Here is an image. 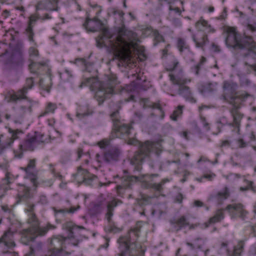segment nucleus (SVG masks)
Listing matches in <instances>:
<instances>
[{"mask_svg":"<svg viewBox=\"0 0 256 256\" xmlns=\"http://www.w3.org/2000/svg\"><path fill=\"white\" fill-rule=\"evenodd\" d=\"M124 12L118 13L116 18H120V26L114 33L106 28H102V42L118 59L126 62H130L132 50H135L138 38L136 34L127 29L124 25Z\"/></svg>","mask_w":256,"mask_h":256,"instance_id":"obj_1","label":"nucleus"},{"mask_svg":"<svg viewBox=\"0 0 256 256\" xmlns=\"http://www.w3.org/2000/svg\"><path fill=\"white\" fill-rule=\"evenodd\" d=\"M35 204L28 202L25 208V212L28 213V222L31 227L22 230L20 232L21 235L20 242L25 245H28L34 241L38 236H44L49 228H54V226L50 224L47 227L40 228L39 222L34 212Z\"/></svg>","mask_w":256,"mask_h":256,"instance_id":"obj_2","label":"nucleus"},{"mask_svg":"<svg viewBox=\"0 0 256 256\" xmlns=\"http://www.w3.org/2000/svg\"><path fill=\"white\" fill-rule=\"evenodd\" d=\"M86 80V83L90 84L96 90L95 98L99 105L114 94V88L117 84L116 77L114 74L107 76L102 82L98 81L94 77L87 78Z\"/></svg>","mask_w":256,"mask_h":256,"instance_id":"obj_3","label":"nucleus"},{"mask_svg":"<svg viewBox=\"0 0 256 256\" xmlns=\"http://www.w3.org/2000/svg\"><path fill=\"white\" fill-rule=\"evenodd\" d=\"M43 142H44V134L41 133L34 132L27 134L26 137L20 142L18 148L14 150V158H22L24 152H32L39 144Z\"/></svg>","mask_w":256,"mask_h":256,"instance_id":"obj_4","label":"nucleus"},{"mask_svg":"<svg viewBox=\"0 0 256 256\" xmlns=\"http://www.w3.org/2000/svg\"><path fill=\"white\" fill-rule=\"evenodd\" d=\"M160 146L159 143L149 141L141 144L139 150L136 152L130 160V163L134 166V171L140 172L142 169V164L144 158L148 156L151 152L156 151Z\"/></svg>","mask_w":256,"mask_h":256,"instance_id":"obj_5","label":"nucleus"},{"mask_svg":"<svg viewBox=\"0 0 256 256\" xmlns=\"http://www.w3.org/2000/svg\"><path fill=\"white\" fill-rule=\"evenodd\" d=\"M118 242L119 244V256H143L144 250L142 249L140 244L131 242L128 236L120 237Z\"/></svg>","mask_w":256,"mask_h":256,"instance_id":"obj_6","label":"nucleus"},{"mask_svg":"<svg viewBox=\"0 0 256 256\" xmlns=\"http://www.w3.org/2000/svg\"><path fill=\"white\" fill-rule=\"evenodd\" d=\"M34 85L32 78H26V83L23 87L15 91L14 90H8L4 94V100L8 103L16 104L23 100H27L26 94L28 90L32 89Z\"/></svg>","mask_w":256,"mask_h":256,"instance_id":"obj_7","label":"nucleus"},{"mask_svg":"<svg viewBox=\"0 0 256 256\" xmlns=\"http://www.w3.org/2000/svg\"><path fill=\"white\" fill-rule=\"evenodd\" d=\"M110 117L114 125V128L110 136L111 139L124 136H128L130 134L132 126L125 124L120 120L118 110L113 112L110 114Z\"/></svg>","mask_w":256,"mask_h":256,"instance_id":"obj_8","label":"nucleus"},{"mask_svg":"<svg viewBox=\"0 0 256 256\" xmlns=\"http://www.w3.org/2000/svg\"><path fill=\"white\" fill-rule=\"evenodd\" d=\"M237 88L238 85L235 82L228 81L224 82L223 84L224 94L221 98L230 104H234L236 102V100L239 98L244 100L250 96V94L248 93L242 94L239 96H236Z\"/></svg>","mask_w":256,"mask_h":256,"instance_id":"obj_9","label":"nucleus"},{"mask_svg":"<svg viewBox=\"0 0 256 256\" xmlns=\"http://www.w3.org/2000/svg\"><path fill=\"white\" fill-rule=\"evenodd\" d=\"M169 76L170 80L174 84L180 85L178 94L184 98L186 100H188L192 103H195L196 100L192 96L189 87L183 86L188 82H190V80H188L186 78L182 76H175L172 74H170Z\"/></svg>","mask_w":256,"mask_h":256,"instance_id":"obj_10","label":"nucleus"},{"mask_svg":"<svg viewBox=\"0 0 256 256\" xmlns=\"http://www.w3.org/2000/svg\"><path fill=\"white\" fill-rule=\"evenodd\" d=\"M64 228L68 231V238L74 240L73 244L77 246L83 238L80 230H84V228L82 226H76L70 222H66L64 224Z\"/></svg>","mask_w":256,"mask_h":256,"instance_id":"obj_11","label":"nucleus"},{"mask_svg":"<svg viewBox=\"0 0 256 256\" xmlns=\"http://www.w3.org/2000/svg\"><path fill=\"white\" fill-rule=\"evenodd\" d=\"M122 202L120 200L114 198L110 201L105 200L104 202L100 200L97 204H96L95 207L96 208H104L105 206H106V218L108 220V223L110 226H112L113 222L112 219L114 215L113 211L114 208L119 204H122Z\"/></svg>","mask_w":256,"mask_h":256,"instance_id":"obj_12","label":"nucleus"},{"mask_svg":"<svg viewBox=\"0 0 256 256\" xmlns=\"http://www.w3.org/2000/svg\"><path fill=\"white\" fill-rule=\"evenodd\" d=\"M158 174H152L150 176L148 174H140L138 176L125 175L120 178L121 184L118 186L120 188H128L130 186L137 182H144L146 178L157 177Z\"/></svg>","mask_w":256,"mask_h":256,"instance_id":"obj_13","label":"nucleus"},{"mask_svg":"<svg viewBox=\"0 0 256 256\" xmlns=\"http://www.w3.org/2000/svg\"><path fill=\"white\" fill-rule=\"evenodd\" d=\"M36 159L30 160L26 167L22 168L26 172L24 178L30 180L36 190L39 183L38 182V171L36 170Z\"/></svg>","mask_w":256,"mask_h":256,"instance_id":"obj_14","label":"nucleus"},{"mask_svg":"<svg viewBox=\"0 0 256 256\" xmlns=\"http://www.w3.org/2000/svg\"><path fill=\"white\" fill-rule=\"evenodd\" d=\"M224 210L228 212L232 218H239L244 220L248 213L244 206L241 203L229 204Z\"/></svg>","mask_w":256,"mask_h":256,"instance_id":"obj_15","label":"nucleus"},{"mask_svg":"<svg viewBox=\"0 0 256 256\" xmlns=\"http://www.w3.org/2000/svg\"><path fill=\"white\" fill-rule=\"evenodd\" d=\"M120 154L119 148L116 147H112L106 150L104 154L102 157L99 154H96V160L100 162L104 160L107 164H112L118 160V158Z\"/></svg>","mask_w":256,"mask_h":256,"instance_id":"obj_16","label":"nucleus"},{"mask_svg":"<svg viewBox=\"0 0 256 256\" xmlns=\"http://www.w3.org/2000/svg\"><path fill=\"white\" fill-rule=\"evenodd\" d=\"M14 232L10 229L5 231L0 238V248L12 250L16 246L14 239Z\"/></svg>","mask_w":256,"mask_h":256,"instance_id":"obj_17","label":"nucleus"},{"mask_svg":"<svg viewBox=\"0 0 256 256\" xmlns=\"http://www.w3.org/2000/svg\"><path fill=\"white\" fill-rule=\"evenodd\" d=\"M230 196V192L228 188L225 187L222 190L211 194L208 197V200L218 205H221Z\"/></svg>","mask_w":256,"mask_h":256,"instance_id":"obj_18","label":"nucleus"},{"mask_svg":"<svg viewBox=\"0 0 256 256\" xmlns=\"http://www.w3.org/2000/svg\"><path fill=\"white\" fill-rule=\"evenodd\" d=\"M26 101L23 102L18 108L16 112V118L14 120L15 122H20L22 120L26 114L28 112L30 113L32 110V101L30 100H26Z\"/></svg>","mask_w":256,"mask_h":256,"instance_id":"obj_19","label":"nucleus"},{"mask_svg":"<svg viewBox=\"0 0 256 256\" xmlns=\"http://www.w3.org/2000/svg\"><path fill=\"white\" fill-rule=\"evenodd\" d=\"M192 38L197 48L204 50L206 45L209 42L208 35L204 32H198L192 34Z\"/></svg>","mask_w":256,"mask_h":256,"instance_id":"obj_20","label":"nucleus"},{"mask_svg":"<svg viewBox=\"0 0 256 256\" xmlns=\"http://www.w3.org/2000/svg\"><path fill=\"white\" fill-rule=\"evenodd\" d=\"M58 0H44L40 1L36 6V10H46L49 11H58Z\"/></svg>","mask_w":256,"mask_h":256,"instance_id":"obj_21","label":"nucleus"},{"mask_svg":"<svg viewBox=\"0 0 256 256\" xmlns=\"http://www.w3.org/2000/svg\"><path fill=\"white\" fill-rule=\"evenodd\" d=\"M18 196L19 200L18 202L32 198L34 194L30 192V188L24 184H22L18 188Z\"/></svg>","mask_w":256,"mask_h":256,"instance_id":"obj_22","label":"nucleus"},{"mask_svg":"<svg viewBox=\"0 0 256 256\" xmlns=\"http://www.w3.org/2000/svg\"><path fill=\"white\" fill-rule=\"evenodd\" d=\"M38 18H39L36 16H31L29 18L28 26L25 30V34L28 36L29 41L34 43V45H36V43L34 38V33L33 30V25Z\"/></svg>","mask_w":256,"mask_h":256,"instance_id":"obj_23","label":"nucleus"},{"mask_svg":"<svg viewBox=\"0 0 256 256\" xmlns=\"http://www.w3.org/2000/svg\"><path fill=\"white\" fill-rule=\"evenodd\" d=\"M170 223L172 230L176 232L190 225L188 220L184 216H182L177 220H170Z\"/></svg>","mask_w":256,"mask_h":256,"instance_id":"obj_24","label":"nucleus"},{"mask_svg":"<svg viewBox=\"0 0 256 256\" xmlns=\"http://www.w3.org/2000/svg\"><path fill=\"white\" fill-rule=\"evenodd\" d=\"M102 25V22L97 18L94 19L87 18L83 24L84 27L90 32L96 31L97 28H99Z\"/></svg>","mask_w":256,"mask_h":256,"instance_id":"obj_25","label":"nucleus"},{"mask_svg":"<svg viewBox=\"0 0 256 256\" xmlns=\"http://www.w3.org/2000/svg\"><path fill=\"white\" fill-rule=\"evenodd\" d=\"M94 113L93 110L88 105L86 104L80 106L76 116L80 120L83 119L87 116H92Z\"/></svg>","mask_w":256,"mask_h":256,"instance_id":"obj_26","label":"nucleus"},{"mask_svg":"<svg viewBox=\"0 0 256 256\" xmlns=\"http://www.w3.org/2000/svg\"><path fill=\"white\" fill-rule=\"evenodd\" d=\"M237 102L232 104V108L230 110V114L233 118V122L234 126L239 128L240 120L243 117V115L240 114L238 110V106L236 105Z\"/></svg>","mask_w":256,"mask_h":256,"instance_id":"obj_27","label":"nucleus"},{"mask_svg":"<svg viewBox=\"0 0 256 256\" xmlns=\"http://www.w3.org/2000/svg\"><path fill=\"white\" fill-rule=\"evenodd\" d=\"M88 173L87 170L82 169L81 166H79L78 168L77 172L74 174L73 176L78 182L82 184L84 180L86 179V176Z\"/></svg>","mask_w":256,"mask_h":256,"instance_id":"obj_28","label":"nucleus"},{"mask_svg":"<svg viewBox=\"0 0 256 256\" xmlns=\"http://www.w3.org/2000/svg\"><path fill=\"white\" fill-rule=\"evenodd\" d=\"M224 209H218L217 210L214 216L211 217L208 221L210 224H214L216 222H220L221 220H223L224 218Z\"/></svg>","mask_w":256,"mask_h":256,"instance_id":"obj_29","label":"nucleus"},{"mask_svg":"<svg viewBox=\"0 0 256 256\" xmlns=\"http://www.w3.org/2000/svg\"><path fill=\"white\" fill-rule=\"evenodd\" d=\"M148 88V86H143L142 84H136L132 82L129 85L126 86L124 88V90L130 93L134 92L136 89L140 90H146Z\"/></svg>","mask_w":256,"mask_h":256,"instance_id":"obj_30","label":"nucleus"},{"mask_svg":"<svg viewBox=\"0 0 256 256\" xmlns=\"http://www.w3.org/2000/svg\"><path fill=\"white\" fill-rule=\"evenodd\" d=\"M176 44L177 47L180 53H182L184 50H188V52H190L192 54V53L190 51V46L187 44L185 39L182 38H178L177 40Z\"/></svg>","mask_w":256,"mask_h":256,"instance_id":"obj_31","label":"nucleus"},{"mask_svg":"<svg viewBox=\"0 0 256 256\" xmlns=\"http://www.w3.org/2000/svg\"><path fill=\"white\" fill-rule=\"evenodd\" d=\"M168 178H165L162 180L160 183H150L148 184V188H151L153 189L156 192H158L159 193H161L163 192V186L164 184L168 182Z\"/></svg>","mask_w":256,"mask_h":256,"instance_id":"obj_32","label":"nucleus"},{"mask_svg":"<svg viewBox=\"0 0 256 256\" xmlns=\"http://www.w3.org/2000/svg\"><path fill=\"white\" fill-rule=\"evenodd\" d=\"M200 26L205 28L206 29H208V32H214L215 30L214 28H212L210 25L208 24L207 21L201 18L198 22H197L196 24V27L201 30V28L200 27Z\"/></svg>","mask_w":256,"mask_h":256,"instance_id":"obj_33","label":"nucleus"},{"mask_svg":"<svg viewBox=\"0 0 256 256\" xmlns=\"http://www.w3.org/2000/svg\"><path fill=\"white\" fill-rule=\"evenodd\" d=\"M62 80L64 82H71L73 79V75L71 71L65 70L63 72L60 73Z\"/></svg>","mask_w":256,"mask_h":256,"instance_id":"obj_34","label":"nucleus"},{"mask_svg":"<svg viewBox=\"0 0 256 256\" xmlns=\"http://www.w3.org/2000/svg\"><path fill=\"white\" fill-rule=\"evenodd\" d=\"M196 248L202 249L206 244V238L198 237L194 240Z\"/></svg>","mask_w":256,"mask_h":256,"instance_id":"obj_35","label":"nucleus"},{"mask_svg":"<svg viewBox=\"0 0 256 256\" xmlns=\"http://www.w3.org/2000/svg\"><path fill=\"white\" fill-rule=\"evenodd\" d=\"M56 108V104H52V102H49L44 112H42L40 116H44L48 114L53 113Z\"/></svg>","mask_w":256,"mask_h":256,"instance_id":"obj_36","label":"nucleus"},{"mask_svg":"<svg viewBox=\"0 0 256 256\" xmlns=\"http://www.w3.org/2000/svg\"><path fill=\"white\" fill-rule=\"evenodd\" d=\"M244 246V244L242 242H240L234 246L232 256H240L241 252Z\"/></svg>","mask_w":256,"mask_h":256,"instance_id":"obj_37","label":"nucleus"},{"mask_svg":"<svg viewBox=\"0 0 256 256\" xmlns=\"http://www.w3.org/2000/svg\"><path fill=\"white\" fill-rule=\"evenodd\" d=\"M76 208H71L70 209H67V208H62V209H59L57 210L56 208H54V212L56 214H62L63 216H64V214L66 213H74L76 211Z\"/></svg>","mask_w":256,"mask_h":256,"instance_id":"obj_38","label":"nucleus"},{"mask_svg":"<svg viewBox=\"0 0 256 256\" xmlns=\"http://www.w3.org/2000/svg\"><path fill=\"white\" fill-rule=\"evenodd\" d=\"M182 106H179L170 115V118L174 120H176L180 116L182 112Z\"/></svg>","mask_w":256,"mask_h":256,"instance_id":"obj_39","label":"nucleus"},{"mask_svg":"<svg viewBox=\"0 0 256 256\" xmlns=\"http://www.w3.org/2000/svg\"><path fill=\"white\" fill-rule=\"evenodd\" d=\"M44 65V62H32L29 65V68L32 72L36 73V69L38 68L40 66H43Z\"/></svg>","mask_w":256,"mask_h":256,"instance_id":"obj_40","label":"nucleus"},{"mask_svg":"<svg viewBox=\"0 0 256 256\" xmlns=\"http://www.w3.org/2000/svg\"><path fill=\"white\" fill-rule=\"evenodd\" d=\"M206 61V58H204V57H202L199 63L192 68V71L195 72L196 74L198 75L199 74V70L201 68V67L203 64Z\"/></svg>","mask_w":256,"mask_h":256,"instance_id":"obj_41","label":"nucleus"},{"mask_svg":"<svg viewBox=\"0 0 256 256\" xmlns=\"http://www.w3.org/2000/svg\"><path fill=\"white\" fill-rule=\"evenodd\" d=\"M94 178H96V176L92 175L88 172V174H87V176H86V179L84 180L82 182V184L84 183L86 185L91 186Z\"/></svg>","mask_w":256,"mask_h":256,"instance_id":"obj_42","label":"nucleus"},{"mask_svg":"<svg viewBox=\"0 0 256 256\" xmlns=\"http://www.w3.org/2000/svg\"><path fill=\"white\" fill-rule=\"evenodd\" d=\"M42 246V242H36L32 246L30 247V254H33L36 250H40Z\"/></svg>","mask_w":256,"mask_h":256,"instance_id":"obj_43","label":"nucleus"},{"mask_svg":"<svg viewBox=\"0 0 256 256\" xmlns=\"http://www.w3.org/2000/svg\"><path fill=\"white\" fill-rule=\"evenodd\" d=\"M28 52L30 56L32 58H36L38 57L39 56L38 50L33 46H32L29 48Z\"/></svg>","mask_w":256,"mask_h":256,"instance_id":"obj_44","label":"nucleus"},{"mask_svg":"<svg viewBox=\"0 0 256 256\" xmlns=\"http://www.w3.org/2000/svg\"><path fill=\"white\" fill-rule=\"evenodd\" d=\"M246 28L251 32H256V22L252 21L248 22L246 24Z\"/></svg>","mask_w":256,"mask_h":256,"instance_id":"obj_45","label":"nucleus"},{"mask_svg":"<svg viewBox=\"0 0 256 256\" xmlns=\"http://www.w3.org/2000/svg\"><path fill=\"white\" fill-rule=\"evenodd\" d=\"M154 40L156 42L154 43V46L156 45V43L164 40V38L162 36L161 34H160L157 30L154 32Z\"/></svg>","mask_w":256,"mask_h":256,"instance_id":"obj_46","label":"nucleus"},{"mask_svg":"<svg viewBox=\"0 0 256 256\" xmlns=\"http://www.w3.org/2000/svg\"><path fill=\"white\" fill-rule=\"evenodd\" d=\"M248 256H256V242L250 248L248 252Z\"/></svg>","mask_w":256,"mask_h":256,"instance_id":"obj_47","label":"nucleus"},{"mask_svg":"<svg viewBox=\"0 0 256 256\" xmlns=\"http://www.w3.org/2000/svg\"><path fill=\"white\" fill-rule=\"evenodd\" d=\"M38 202L42 204H46L48 202L47 197L44 194H40L38 197Z\"/></svg>","mask_w":256,"mask_h":256,"instance_id":"obj_48","label":"nucleus"},{"mask_svg":"<svg viewBox=\"0 0 256 256\" xmlns=\"http://www.w3.org/2000/svg\"><path fill=\"white\" fill-rule=\"evenodd\" d=\"M118 12L122 14V10L116 8H112L109 10V13L114 16H116Z\"/></svg>","mask_w":256,"mask_h":256,"instance_id":"obj_49","label":"nucleus"},{"mask_svg":"<svg viewBox=\"0 0 256 256\" xmlns=\"http://www.w3.org/2000/svg\"><path fill=\"white\" fill-rule=\"evenodd\" d=\"M70 154L68 153L64 154L62 156L61 162L63 164H66L70 160Z\"/></svg>","mask_w":256,"mask_h":256,"instance_id":"obj_50","label":"nucleus"},{"mask_svg":"<svg viewBox=\"0 0 256 256\" xmlns=\"http://www.w3.org/2000/svg\"><path fill=\"white\" fill-rule=\"evenodd\" d=\"M110 144V140L104 139L98 142V145L101 148H104L106 146H108Z\"/></svg>","mask_w":256,"mask_h":256,"instance_id":"obj_51","label":"nucleus"},{"mask_svg":"<svg viewBox=\"0 0 256 256\" xmlns=\"http://www.w3.org/2000/svg\"><path fill=\"white\" fill-rule=\"evenodd\" d=\"M240 84L242 86H248L250 84V81L246 78H242L240 80Z\"/></svg>","mask_w":256,"mask_h":256,"instance_id":"obj_52","label":"nucleus"},{"mask_svg":"<svg viewBox=\"0 0 256 256\" xmlns=\"http://www.w3.org/2000/svg\"><path fill=\"white\" fill-rule=\"evenodd\" d=\"M237 144L240 148H244L247 146V143L243 139L239 138L237 140Z\"/></svg>","mask_w":256,"mask_h":256,"instance_id":"obj_53","label":"nucleus"},{"mask_svg":"<svg viewBox=\"0 0 256 256\" xmlns=\"http://www.w3.org/2000/svg\"><path fill=\"white\" fill-rule=\"evenodd\" d=\"M201 121L202 123L203 126L205 128L206 130H209L210 129V124L206 122V119L204 117L200 118Z\"/></svg>","mask_w":256,"mask_h":256,"instance_id":"obj_54","label":"nucleus"},{"mask_svg":"<svg viewBox=\"0 0 256 256\" xmlns=\"http://www.w3.org/2000/svg\"><path fill=\"white\" fill-rule=\"evenodd\" d=\"M140 232V228L138 227H136V228H134V229H132L130 232V234H133L134 236H136L138 237V234H139Z\"/></svg>","mask_w":256,"mask_h":256,"instance_id":"obj_55","label":"nucleus"},{"mask_svg":"<svg viewBox=\"0 0 256 256\" xmlns=\"http://www.w3.org/2000/svg\"><path fill=\"white\" fill-rule=\"evenodd\" d=\"M212 50L214 52H219L220 51L219 46L216 44L214 43L212 44Z\"/></svg>","mask_w":256,"mask_h":256,"instance_id":"obj_56","label":"nucleus"},{"mask_svg":"<svg viewBox=\"0 0 256 256\" xmlns=\"http://www.w3.org/2000/svg\"><path fill=\"white\" fill-rule=\"evenodd\" d=\"M134 115L136 116V118H138V120H140L142 119V114L140 112H134Z\"/></svg>","mask_w":256,"mask_h":256,"instance_id":"obj_57","label":"nucleus"},{"mask_svg":"<svg viewBox=\"0 0 256 256\" xmlns=\"http://www.w3.org/2000/svg\"><path fill=\"white\" fill-rule=\"evenodd\" d=\"M82 153H83L82 149L80 148H78L77 150V154H78L77 160H78L80 158Z\"/></svg>","mask_w":256,"mask_h":256,"instance_id":"obj_58","label":"nucleus"},{"mask_svg":"<svg viewBox=\"0 0 256 256\" xmlns=\"http://www.w3.org/2000/svg\"><path fill=\"white\" fill-rule=\"evenodd\" d=\"M186 244L188 246L190 247L191 250H194L196 248L194 241L193 242V243L187 242Z\"/></svg>","mask_w":256,"mask_h":256,"instance_id":"obj_59","label":"nucleus"},{"mask_svg":"<svg viewBox=\"0 0 256 256\" xmlns=\"http://www.w3.org/2000/svg\"><path fill=\"white\" fill-rule=\"evenodd\" d=\"M182 195L181 194H178L176 196V200L178 202H182Z\"/></svg>","mask_w":256,"mask_h":256,"instance_id":"obj_60","label":"nucleus"},{"mask_svg":"<svg viewBox=\"0 0 256 256\" xmlns=\"http://www.w3.org/2000/svg\"><path fill=\"white\" fill-rule=\"evenodd\" d=\"M230 142L228 140H224V141L222 142L220 146L222 147L228 146H230Z\"/></svg>","mask_w":256,"mask_h":256,"instance_id":"obj_61","label":"nucleus"},{"mask_svg":"<svg viewBox=\"0 0 256 256\" xmlns=\"http://www.w3.org/2000/svg\"><path fill=\"white\" fill-rule=\"evenodd\" d=\"M145 105H146V106H148V107H150V108H160V106L156 104H150V105H146V104Z\"/></svg>","mask_w":256,"mask_h":256,"instance_id":"obj_62","label":"nucleus"},{"mask_svg":"<svg viewBox=\"0 0 256 256\" xmlns=\"http://www.w3.org/2000/svg\"><path fill=\"white\" fill-rule=\"evenodd\" d=\"M2 210L4 212H10V211H11V210L8 208V206H2Z\"/></svg>","mask_w":256,"mask_h":256,"instance_id":"obj_63","label":"nucleus"},{"mask_svg":"<svg viewBox=\"0 0 256 256\" xmlns=\"http://www.w3.org/2000/svg\"><path fill=\"white\" fill-rule=\"evenodd\" d=\"M253 182H249V189H251L253 192H256V188L252 186Z\"/></svg>","mask_w":256,"mask_h":256,"instance_id":"obj_64","label":"nucleus"}]
</instances>
